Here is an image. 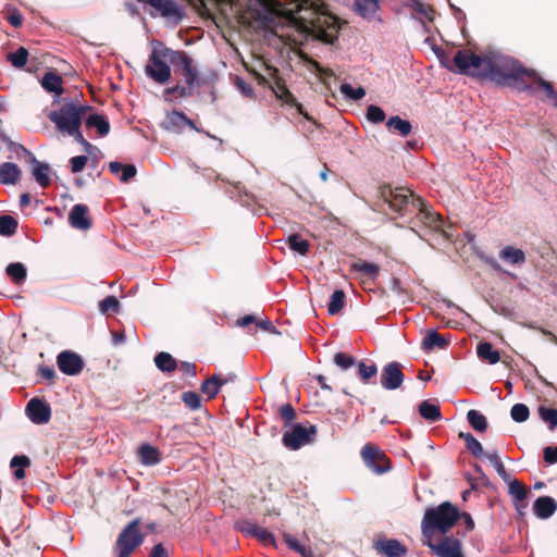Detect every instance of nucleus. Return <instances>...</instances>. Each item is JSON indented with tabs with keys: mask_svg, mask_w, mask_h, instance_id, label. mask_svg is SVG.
Returning <instances> with one entry per match:
<instances>
[{
	"mask_svg": "<svg viewBox=\"0 0 557 557\" xmlns=\"http://www.w3.org/2000/svg\"><path fill=\"white\" fill-rule=\"evenodd\" d=\"M377 207L386 214L398 218H409V222L417 225L421 223L436 232L444 231L443 216L432 210L422 198L416 197L412 191L404 187L381 186L379 189Z\"/></svg>",
	"mask_w": 557,
	"mask_h": 557,
	"instance_id": "1",
	"label": "nucleus"
},
{
	"mask_svg": "<svg viewBox=\"0 0 557 557\" xmlns=\"http://www.w3.org/2000/svg\"><path fill=\"white\" fill-rule=\"evenodd\" d=\"M478 76L488 78L499 86H515L519 90H531L523 77L535 76V71L524 69L517 60L500 53L484 57L483 70Z\"/></svg>",
	"mask_w": 557,
	"mask_h": 557,
	"instance_id": "2",
	"label": "nucleus"
},
{
	"mask_svg": "<svg viewBox=\"0 0 557 557\" xmlns=\"http://www.w3.org/2000/svg\"><path fill=\"white\" fill-rule=\"evenodd\" d=\"M299 20L322 40L332 42L336 33V20L322 0H300L297 5Z\"/></svg>",
	"mask_w": 557,
	"mask_h": 557,
	"instance_id": "3",
	"label": "nucleus"
},
{
	"mask_svg": "<svg viewBox=\"0 0 557 557\" xmlns=\"http://www.w3.org/2000/svg\"><path fill=\"white\" fill-rule=\"evenodd\" d=\"M55 102H58L59 108L51 110L48 113V119L60 133L66 135L81 128L86 113L92 109L88 104H83L77 96L74 98L63 97L59 100L54 99L53 103Z\"/></svg>",
	"mask_w": 557,
	"mask_h": 557,
	"instance_id": "4",
	"label": "nucleus"
},
{
	"mask_svg": "<svg viewBox=\"0 0 557 557\" xmlns=\"http://www.w3.org/2000/svg\"><path fill=\"white\" fill-rule=\"evenodd\" d=\"M459 518L460 512L448 502L429 508L422 520V533L426 539H432L435 532L446 534Z\"/></svg>",
	"mask_w": 557,
	"mask_h": 557,
	"instance_id": "5",
	"label": "nucleus"
},
{
	"mask_svg": "<svg viewBox=\"0 0 557 557\" xmlns=\"http://www.w3.org/2000/svg\"><path fill=\"white\" fill-rule=\"evenodd\" d=\"M166 54L170 57V63L174 67V73L181 77L178 82L194 95L195 90L202 85V79L195 61L185 51H168Z\"/></svg>",
	"mask_w": 557,
	"mask_h": 557,
	"instance_id": "6",
	"label": "nucleus"
},
{
	"mask_svg": "<svg viewBox=\"0 0 557 557\" xmlns=\"http://www.w3.org/2000/svg\"><path fill=\"white\" fill-rule=\"evenodd\" d=\"M168 51H173L170 48H153L149 60L145 66V73L148 77L153 79L158 84H165L171 78V67L168 64L170 57L166 54Z\"/></svg>",
	"mask_w": 557,
	"mask_h": 557,
	"instance_id": "7",
	"label": "nucleus"
},
{
	"mask_svg": "<svg viewBox=\"0 0 557 557\" xmlns=\"http://www.w3.org/2000/svg\"><path fill=\"white\" fill-rule=\"evenodd\" d=\"M139 524L140 519L136 518L121 531L115 542L117 557H129L143 544L144 535L139 531Z\"/></svg>",
	"mask_w": 557,
	"mask_h": 557,
	"instance_id": "8",
	"label": "nucleus"
},
{
	"mask_svg": "<svg viewBox=\"0 0 557 557\" xmlns=\"http://www.w3.org/2000/svg\"><path fill=\"white\" fill-rule=\"evenodd\" d=\"M317 434V426L310 424L309 428L304 426L300 423H296L292 426L289 431H286L283 434L282 442L285 447L297 450L302 445L308 444L313 441V437Z\"/></svg>",
	"mask_w": 557,
	"mask_h": 557,
	"instance_id": "9",
	"label": "nucleus"
},
{
	"mask_svg": "<svg viewBox=\"0 0 557 557\" xmlns=\"http://www.w3.org/2000/svg\"><path fill=\"white\" fill-rule=\"evenodd\" d=\"M361 457L366 466L377 474L387 472L391 469L389 460L385 454L372 444H366L361 450Z\"/></svg>",
	"mask_w": 557,
	"mask_h": 557,
	"instance_id": "10",
	"label": "nucleus"
},
{
	"mask_svg": "<svg viewBox=\"0 0 557 557\" xmlns=\"http://www.w3.org/2000/svg\"><path fill=\"white\" fill-rule=\"evenodd\" d=\"M150 7L148 13L151 16L160 15L166 18L180 21L183 16L180 5L174 0H137Z\"/></svg>",
	"mask_w": 557,
	"mask_h": 557,
	"instance_id": "11",
	"label": "nucleus"
},
{
	"mask_svg": "<svg viewBox=\"0 0 557 557\" xmlns=\"http://www.w3.org/2000/svg\"><path fill=\"white\" fill-rule=\"evenodd\" d=\"M425 544L431 548L432 553L437 557H461V542L453 536H444L438 543L428 539Z\"/></svg>",
	"mask_w": 557,
	"mask_h": 557,
	"instance_id": "12",
	"label": "nucleus"
},
{
	"mask_svg": "<svg viewBox=\"0 0 557 557\" xmlns=\"http://www.w3.org/2000/svg\"><path fill=\"white\" fill-rule=\"evenodd\" d=\"M405 375L401 371V364L396 361L386 363L380 375V383L384 389L394 391L401 386Z\"/></svg>",
	"mask_w": 557,
	"mask_h": 557,
	"instance_id": "13",
	"label": "nucleus"
},
{
	"mask_svg": "<svg viewBox=\"0 0 557 557\" xmlns=\"http://www.w3.org/2000/svg\"><path fill=\"white\" fill-rule=\"evenodd\" d=\"M20 148L28 157V161L32 164V174L38 185L42 188L50 186L51 175L53 173L51 166L48 163L37 160L24 146L20 145Z\"/></svg>",
	"mask_w": 557,
	"mask_h": 557,
	"instance_id": "14",
	"label": "nucleus"
},
{
	"mask_svg": "<svg viewBox=\"0 0 557 557\" xmlns=\"http://www.w3.org/2000/svg\"><path fill=\"white\" fill-rule=\"evenodd\" d=\"M57 364L62 373L74 376L82 372L84 360L72 350H63L57 357Z\"/></svg>",
	"mask_w": 557,
	"mask_h": 557,
	"instance_id": "15",
	"label": "nucleus"
},
{
	"mask_svg": "<svg viewBox=\"0 0 557 557\" xmlns=\"http://www.w3.org/2000/svg\"><path fill=\"white\" fill-rule=\"evenodd\" d=\"M454 64L460 74H470V70H483L484 58L469 51L458 50L454 55Z\"/></svg>",
	"mask_w": 557,
	"mask_h": 557,
	"instance_id": "16",
	"label": "nucleus"
},
{
	"mask_svg": "<svg viewBox=\"0 0 557 557\" xmlns=\"http://www.w3.org/2000/svg\"><path fill=\"white\" fill-rule=\"evenodd\" d=\"M276 70L273 72L272 81H269L262 75H258L257 79L259 85H262L264 87H269L273 94L276 96V98L281 99L287 104H293L296 99L294 95L288 90L286 87L284 81L276 75Z\"/></svg>",
	"mask_w": 557,
	"mask_h": 557,
	"instance_id": "17",
	"label": "nucleus"
},
{
	"mask_svg": "<svg viewBox=\"0 0 557 557\" xmlns=\"http://www.w3.org/2000/svg\"><path fill=\"white\" fill-rule=\"evenodd\" d=\"M25 410L29 420L35 424H45L51 418L50 406L37 397L27 403Z\"/></svg>",
	"mask_w": 557,
	"mask_h": 557,
	"instance_id": "18",
	"label": "nucleus"
},
{
	"mask_svg": "<svg viewBox=\"0 0 557 557\" xmlns=\"http://www.w3.org/2000/svg\"><path fill=\"white\" fill-rule=\"evenodd\" d=\"M163 127L173 133H181L186 126L199 132L195 123L188 119L183 112L173 110L166 114L165 120L162 123Z\"/></svg>",
	"mask_w": 557,
	"mask_h": 557,
	"instance_id": "19",
	"label": "nucleus"
},
{
	"mask_svg": "<svg viewBox=\"0 0 557 557\" xmlns=\"http://www.w3.org/2000/svg\"><path fill=\"white\" fill-rule=\"evenodd\" d=\"M88 207L83 203L74 205L69 214V223L73 228L87 231L91 227V221L88 218Z\"/></svg>",
	"mask_w": 557,
	"mask_h": 557,
	"instance_id": "20",
	"label": "nucleus"
},
{
	"mask_svg": "<svg viewBox=\"0 0 557 557\" xmlns=\"http://www.w3.org/2000/svg\"><path fill=\"white\" fill-rule=\"evenodd\" d=\"M375 548L387 557H404L407 554V548L398 540L385 539L375 543Z\"/></svg>",
	"mask_w": 557,
	"mask_h": 557,
	"instance_id": "21",
	"label": "nucleus"
},
{
	"mask_svg": "<svg viewBox=\"0 0 557 557\" xmlns=\"http://www.w3.org/2000/svg\"><path fill=\"white\" fill-rule=\"evenodd\" d=\"M40 84L46 91L54 94L55 99H60L64 91L63 78L59 73L54 71L46 72L40 81Z\"/></svg>",
	"mask_w": 557,
	"mask_h": 557,
	"instance_id": "22",
	"label": "nucleus"
},
{
	"mask_svg": "<svg viewBox=\"0 0 557 557\" xmlns=\"http://www.w3.org/2000/svg\"><path fill=\"white\" fill-rule=\"evenodd\" d=\"M507 483H508V487H509V494L513 498L515 507L520 513H522V509L525 508V505L523 504V502L525 500V498L529 494V490L527 488L525 485L520 483L517 479H513V480L509 479V482H507Z\"/></svg>",
	"mask_w": 557,
	"mask_h": 557,
	"instance_id": "23",
	"label": "nucleus"
},
{
	"mask_svg": "<svg viewBox=\"0 0 557 557\" xmlns=\"http://www.w3.org/2000/svg\"><path fill=\"white\" fill-rule=\"evenodd\" d=\"M557 509V503L549 496H540L533 504L534 513L541 519L552 517Z\"/></svg>",
	"mask_w": 557,
	"mask_h": 557,
	"instance_id": "24",
	"label": "nucleus"
},
{
	"mask_svg": "<svg viewBox=\"0 0 557 557\" xmlns=\"http://www.w3.org/2000/svg\"><path fill=\"white\" fill-rule=\"evenodd\" d=\"M235 189H236L237 194L234 197L237 202H239L243 207L251 209L253 214H257V215L262 214V212L264 211V208L262 206H258L256 208L253 207L256 203V198L252 194H250L246 190L245 186H243L240 183H238L235 186Z\"/></svg>",
	"mask_w": 557,
	"mask_h": 557,
	"instance_id": "25",
	"label": "nucleus"
},
{
	"mask_svg": "<svg viewBox=\"0 0 557 557\" xmlns=\"http://www.w3.org/2000/svg\"><path fill=\"white\" fill-rule=\"evenodd\" d=\"M235 377V375H228L227 377L223 379L221 375H212L201 384V392L206 394L208 398H213L218 395L220 388L224 384L233 381Z\"/></svg>",
	"mask_w": 557,
	"mask_h": 557,
	"instance_id": "26",
	"label": "nucleus"
},
{
	"mask_svg": "<svg viewBox=\"0 0 557 557\" xmlns=\"http://www.w3.org/2000/svg\"><path fill=\"white\" fill-rule=\"evenodd\" d=\"M21 175L22 171L17 164L12 162H3L0 164L1 185H14L18 182Z\"/></svg>",
	"mask_w": 557,
	"mask_h": 557,
	"instance_id": "27",
	"label": "nucleus"
},
{
	"mask_svg": "<svg viewBox=\"0 0 557 557\" xmlns=\"http://www.w3.org/2000/svg\"><path fill=\"white\" fill-rule=\"evenodd\" d=\"M448 345L449 339L441 335L435 330L428 331L426 335L422 341V349L426 351L432 350L435 347L440 349H445L448 347Z\"/></svg>",
	"mask_w": 557,
	"mask_h": 557,
	"instance_id": "28",
	"label": "nucleus"
},
{
	"mask_svg": "<svg viewBox=\"0 0 557 557\" xmlns=\"http://www.w3.org/2000/svg\"><path fill=\"white\" fill-rule=\"evenodd\" d=\"M109 170L112 174L120 177L121 182H129L137 173L134 164H122L117 161L109 163Z\"/></svg>",
	"mask_w": 557,
	"mask_h": 557,
	"instance_id": "29",
	"label": "nucleus"
},
{
	"mask_svg": "<svg viewBox=\"0 0 557 557\" xmlns=\"http://www.w3.org/2000/svg\"><path fill=\"white\" fill-rule=\"evenodd\" d=\"M85 124L88 128H96L99 136L104 137L110 132L108 119L99 113H91L87 116Z\"/></svg>",
	"mask_w": 557,
	"mask_h": 557,
	"instance_id": "30",
	"label": "nucleus"
},
{
	"mask_svg": "<svg viewBox=\"0 0 557 557\" xmlns=\"http://www.w3.org/2000/svg\"><path fill=\"white\" fill-rule=\"evenodd\" d=\"M138 457L140 462L145 466H156L161 461V456L158 448L149 444L140 445L138 448Z\"/></svg>",
	"mask_w": 557,
	"mask_h": 557,
	"instance_id": "31",
	"label": "nucleus"
},
{
	"mask_svg": "<svg viewBox=\"0 0 557 557\" xmlns=\"http://www.w3.org/2000/svg\"><path fill=\"white\" fill-rule=\"evenodd\" d=\"M499 258L509 264H522L525 262V253L522 249L513 246H505L499 251Z\"/></svg>",
	"mask_w": 557,
	"mask_h": 557,
	"instance_id": "32",
	"label": "nucleus"
},
{
	"mask_svg": "<svg viewBox=\"0 0 557 557\" xmlns=\"http://www.w3.org/2000/svg\"><path fill=\"white\" fill-rule=\"evenodd\" d=\"M476 355L481 360L487 361L490 364H495L500 359L499 351L494 349L492 344L488 342H481L478 344Z\"/></svg>",
	"mask_w": 557,
	"mask_h": 557,
	"instance_id": "33",
	"label": "nucleus"
},
{
	"mask_svg": "<svg viewBox=\"0 0 557 557\" xmlns=\"http://www.w3.org/2000/svg\"><path fill=\"white\" fill-rule=\"evenodd\" d=\"M386 127L389 132L398 133L403 137L408 136L412 129L411 123L398 115L391 116L386 122Z\"/></svg>",
	"mask_w": 557,
	"mask_h": 557,
	"instance_id": "34",
	"label": "nucleus"
},
{
	"mask_svg": "<svg viewBox=\"0 0 557 557\" xmlns=\"http://www.w3.org/2000/svg\"><path fill=\"white\" fill-rule=\"evenodd\" d=\"M5 274L16 285L26 281L27 269L22 262H12L5 268Z\"/></svg>",
	"mask_w": 557,
	"mask_h": 557,
	"instance_id": "35",
	"label": "nucleus"
},
{
	"mask_svg": "<svg viewBox=\"0 0 557 557\" xmlns=\"http://www.w3.org/2000/svg\"><path fill=\"white\" fill-rule=\"evenodd\" d=\"M419 413L422 418L432 422L438 421L442 418L440 406L430 400H423L419 405Z\"/></svg>",
	"mask_w": 557,
	"mask_h": 557,
	"instance_id": "36",
	"label": "nucleus"
},
{
	"mask_svg": "<svg viewBox=\"0 0 557 557\" xmlns=\"http://www.w3.org/2000/svg\"><path fill=\"white\" fill-rule=\"evenodd\" d=\"M154 363L157 368L162 372L171 373L175 371L177 367L176 360L169 352L161 351L156 355Z\"/></svg>",
	"mask_w": 557,
	"mask_h": 557,
	"instance_id": "37",
	"label": "nucleus"
},
{
	"mask_svg": "<svg viewBox=\"0 0 557 557\" xmlns=\"http://www.w3.org/2000/svg\"><path fill=\"white\" fill-rule=\"evenodd\" d=\"M467 420L471 428L476 432H485L487 429V420L480 411L471 409L467 413Z\"/></svg>",
	"mask_w": 557,
	"mask_h": 557,
	"instance_id": "38",
	"label": "nucleus"
},
{
	"mask_svg": "<svg viewBox=\"0 0 557 557\" xmlns=\"http://www.w3.org/2000/svg\"><path fill=\"white\" fill-rule=\"evenodd\" d=\"M351 270L370 278H374L379 274L380 268L375 263L359 260L351 264Z\"/></svg>",
	"mask_w": 557,
	"mask_h": 557,
	"instance_id": "39",
	"label": "nucleus"
},
{
	"mask_svg": "<svg viewBox=\"0 0 557 557\" xmlns=\"http://www.w3.org/2000/svg\"><path fill=\"white\" fill-rule=\"evenodd\" d=\"M345 293L342 289H336L330 297L327 311L331 315H336L345 306Z\"/></svg>",
	"mask_w": 557,
	"mask_h": 557,
	"instance_id": "40",
	"label": "nucleus"
},
{
	"mask_svg": "<svg viewBox=\"0 0 557 557\" xmlns=\"http://www.w3.org/2000/svg\"><path fill=\"white\" fill-rule=\"evenodd\" d=\"M540 418L548 425L550 431L557 429V409L541 405L537 408Z\"/></svg>",
	"mask_w": 557,
	"mask_h": 557,
	"instance_id": "41",
	"label": "nucleus"
},
{
	"mask_svg": "<svg viewBox=\"0 0 557 557\" xmlns=\"http://www.w3.org/2000/svg\"><path fill=\"white\" fill-rule=\"evenodd\" d=\"M30 465V460L25 455H16L10 461V467L14 470V476L17 480L25 478V468Z\"/></svg>",
	"mask_w": 557,
	"mask_h": 557,
	"instance_id": "42",
	"label": "nucleus"
},
{
	"mask_svg": "<svg viewBox=\"0 0 557 557\" xmlns=\"http://www.w3.org/2000/svg\"><path fill=\"white\" fill-rule=\"evenodd\" d=\"M287 245L289 249L298 252L301 256H306L309 251V242L302 239L298 234H290L287 237Z\"/></svg>",
	"mask_w": 557,
	"mask_h": 557,
	"instance_id": "43",
	"label": "nucleus"
},
{
	"mask_svg": "<svg viewBox=\"0 0 557 557\" xmlns=\"http://www.w3.org/2000/svg\"><path fill=\"white\" fill-rule=\"evenodd\" d=\"M485 458L494 466L498 475L505 481L509 482V473L507 472L504 463L502 462L497 450L488 451L485 455Z\"/></svg>",
	"mask_w": 557,
	"mask_h": 557,
	"instance_id": "44",
	"label": "nucleus"
},
{
	"mask_svg": "<svg viewBox=\"0 0 557 557\" xmlns=\"http://www.w3.org/2000/svg\"><path fill=\"white\" fill-rule=\"evenodd\" d=\"M377 374V367L375 363H366L364 361H360L358 363V376L362 383L367 384L371 379L375 377Z\"/></svg>",
	"mask_w": 557,
	"mask_h": 557,
	"instance_id": "45",
	"label": "nucleus"
},
{
	"mask_svg": "<svg viewBox=\"0 0 557 557\" xmlns=\"http://www.w3.org/2000/svg\"><path fill=\"white\" fill-rule=\"evenodd\" d=\"M193 95L185 89L180 82H177L174 86L168 87L163 90V98L166 101H172L174 98H188Z\"/></svg>",
	"mask_w": 557,
	"mask_h": 557,
	"instance_id": "46",
	"label": "nucleus"
},
{
	"mask_svg": "<svg viewBox=\"0 0 557 557\" xmlns=\"http://www.w3.org/2000/svg\"><path fill=\"white\" fill-rule=\"evenodd\" d=\"M339 90L346 99L352 101H359L366 96V89L363 87L355 88L348 83L342 84Z\"/></svg>",
	"mask_w": 557,
	"mask_h": 557,
	"instance_id": "47",
	"label": "nucleus"
},
{
	"mask_svg": "<svg viewBox=\"0 0 557 557\" xmlns=\"http://www.w3.org/2000/svg\"><path fill=\"white\" fill-rule=\"evenodd\" d=\"M8 61L12 64V66L16 69H22L28 59V51L24 47H20L13 52L8 53Z\"/></svg>",
	"mask_w": 557,
	"mask_h": 557,
	"instance_id": "48",
	"label": "nucleus"
},
{
	"mask_svg": "<svg viewBox=\"0 0 557 557\" xmlns=\"http://www.w3.org/2000/svg\"><path fill=\"white\" fill-rule=\"evenodd\" d=\"M17 228V221L8 214L0 215V234L3 236H11L15 234Z\"/></svg>",
	"mask_w": 557,
	"mask_h": 557,
	"instance_id": "49",
	"label": "nucleus"
},
{
	"mask_svg": "<svg viewBox=\"0 0 557 557\" xmlns=\"http://www.w3.org/2000/svg\"><path fill=\"white\" fill-rule=\"evenodd\" d=\"M99 310L103 314L109 312L117 313L120 311V301L115 296H107L99 302Z\"/></svg>",
	"mask_w": 557,
	"mask_h": 557,
	"instance_id": "50",
	"label": "nucleus"
},
{
	"mask_svg": "<svg viewBox=\"0 0 557 557\" xmlns=\"http://www.w3.org/2000/svg\"><path fill=\"white\" fill-rule=\"evenodd\" d=\"M367 120L373 124H379L384 122L386 115L383 109L376 104H370L367 108Z\"/></svg>",
	"mask_w": 557,
	"mask_h": 557,
	"instance_id": "51",
	"label": "nucleus"
},
{
	"mask_svg": "<svg viewBox=\"0 0 557 557\" xmlns=\"http://www.w3.org/2000/svg\"><path fill=\"white\" fill-rule=\"evenodd\" d=\"M510 416L513 421L521 423L528 420L530 410L524 404H516L511 407Z\"/></svg>",
	"mask_w": 557,
	"mask_h": 557,
	"instance_id": "52",
	"label": "nucleus"
},
{
	"mask_svg": "<svg viewBox=\"0 0 557 557\" xmlns=\"http://www.w3.org/2000/svg\"><path fill=\"white\" fill-rule=\"evenodd\" d=\"M236 528L248 537H256L260 527L250 520H242L237 522Z\"/></svg>",
	"mask_w": 557,
	"mask_h": 557,
	"instance_id": "53",
	"label": "nucleus"
},
{
	"mask_svg": "<svg viewBox=\"0 0 557 557\" xmlns=\"http://www.w3.org/2000/svg\"><path fill=\"white\" fill-rule=\"evenodd\" d=\"M532 78H534L539 87L545 91L546 96L554 100V104L557 107V91L554 89L553 84L537 76L536 73Z\"/></svg>",
	"mask_w": 557,
	"mask_h": 557,
	"instance_id": "54",
	"label": "nucleus"
},
{
	"mask_svg": "<svg viewBox=\"0 0 557 557\" xmlns=\"http://www.w3.org/2000/svg\"><path fill=\"white\" fill-rule=\"evenodd\" d=\"M357 9L362 16L374 13L377 9V0H357Z\"/></svg>",
	"mask_w": 557,
	"mask_h": 557,
	"instance_id": "55",
	"label": "nucleus"
},
{
	"mask_svg": "<svg viewBox=\"0 0 557 557\" xmlns=\"http://www.w3.org/2000/svg\"><path fill=\"white\" fill-rule=\"evenodd\" d=\"M410 5L419 15L432 21L434 13L432 8L425 5L421 0H411Z\"/></svg>",
	"mask_w": 557,
	"mask_h": 557,
	"instance_id": "56",
	"label": "nucleus"
},
{
	"mask_svg": "<svg viewBox=\"0 0 557 557\" xmlns=\"http://www.w3.org/2000/svg\"><path fill=\"white\" fill-rule=\"evenodd\" d=\"M184 404L191 410H196L201 405V398L196 392H185L182 396Z\"/></svg>",
	"mask_w": 557,
	"mask_h": 557,
	"instance_id": "57",
	"label": "nucleus"
},
{
	"mask_svg": "<svg viewBox=\"0 0 557 557\" xmlns=\"http://www.w3.org/2000/svg\"><path fill=\"white\" fill-rule=\"evenodd\" d=\"M280 418L284 421L286 426L296 418V410L290 404H284L278 409Z\"/></svg>",
	"mask_w": 557,
	"mask_h": 557,
	"instance_id": "58",
	"label": "nucleus"
},
{
	"mask_svg": "<svg viewBox=\"0 0 557 557\" xmlns=\"http://www.w3.org/2000/svg\"><path fill=\"white\" fill-rule=\"evenodd\" d=\"M334 362L342 370H347L355 363V358L345 352H337L334 356Z\"/></svg>",
	"mask_w": 557,
	"mask_h": 557,
	"instance_id": "59",
	"label": "nucleus"
},
{
	"mask_svg": "<svg viewBox=\"0 0 557 557\" xmlns=\"http://www.w3.org/2000/svg\"><path fill=\"white\" fill-rule=\"evenodd\" d=\"M256 539H258L262 544L268 546H275V537L274 535L264 528L259 529Z\"/></svg>",
	"mask_w": 557,
	"mask_h": 557,
	"instance_id": "60",
	"label": "nucleus"
},
{
	"mask_svg": "<svg viewBox=\"0 0 557 557\" xmlns=\"http://www.w3.org/2000/svg\"><path fill=\"white\" fill-rule=\"evenodd\" d=\"M88 162V158L86 156H76L71 158L70 164H71V171L73 173H78L84 170Z\"/></svg>",
	"mask_w": 557,
	"mask_h": 557,
	"instance_id": "61",
	"label": "nucleus"
},
{
	"mask_svg": "<svg viewBox=\"0 0 557 557\" xmlns=\"http://www.w3.org/2000/svg\"><path fill=\"white\" fill-rule=\"evenodd\" d=\"M467 449L475 458L485 457L486 455L483 450L482 444L476 438L472 442L470 441V444L467 445Z\"/></svg>",
	"mask_w": 557,
	"mask_h": 557,
	"instance_id": "62",
	"label": "nucleus"
},
{
	"mask_svg": "<svg viewBox=\"0 0 557 557\" xmlns=\"http://www.w3.org/2000/svg\"><path fill=\"white\" fill-rule=\"evenodd\" d=\"M69 136H72L75 139V141L81 144L84 147V150L88 153L94 148V146L84 138L81 128H77L75 132L70 133Z\"/></svg>",
	"mask_w": 557,
	"mask_h": 557,
	"instance_id": "63",
	"label": "nucleus"
},
{
	"mask_svg": "<svg viewBox=\"0 0 557 557\" xmlns=\"http://www.w3.org/2000/svg\"><path fill=\"white\" fill-rule=\"evenodd\" d=\"M544 461L548 465L557 462V446H547L543 450Z\"/></svg>",
	"mask_w": 557,
	"mask_h": 557,
	"instance_id": "64",
	"label": "nucleus"
}]
</instances>
